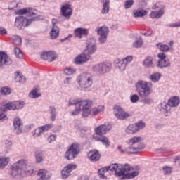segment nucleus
<instances>
[{
  "label": "nucleus",
  "mask_w": 180,
  "mask_h": 180,
  "mask_svg": "<svg viewBox=\"0 0 180 180\" xmlns=\"http://www.w3.org/2000/svg\"><path fill=\"white\" fill-rule=\"evenodd\" d=\"M72 105H75V110L72 112V116H77V115H79L81 112H82V116L83 117H88L89 115L91 116H96L100 112H103V110H105V107L103 105H98L97 108L91 109L92 107V101L91 100H82L79 101L77 100H70L68 106Z\"/></svg>",
  "instance_id": "obj_1"
},
{
  "label": "nucleus",
  "mask_w": 180,
  "mask_h": 180,
  "mask_svg": "<svg viewBox=\"0 0 180 180\" xmlns=\"http://www.w3.org/2000/svg\"><path fill=\"white\" fill-rule=\"evenodd\" d=\"M33 173V169H30V167L27 165V160L22 159L11 166L10 174L11 176H17L20 175L23 176L25 174Z\"/></svg>",
  "instance_id": "obj_2"
},
{
  "label": "nucleus",
  "mask_w": 180,
  "mask_h": 180,
  "mask_svg": "<svg viewBox=\"0 0 180 180\" xmlns=\"http://www.w3.org/2000/svg\"><path fill=\"white\" fill-rule=\"evenodd\" d=\"M129 169V165H126L124 167L122 165L112 164L110 166L104 167L98 170V176L102 178V179H106V176H105V172L111 171L114 172L115 176L120 177L123 175L124 171Z\"/></svg>",
  "instance_id": "obj_3"
},
{
  "label": "nucleus",
  "mask_w": 180,
  "mask_h": 180,
  "mask_svg": "<svg viewBox=\"0 0 180 180\" xmlns=\"http://www.w3.org/2000/svg\"><path fill=\"white\" fill-rule=\"evenodd\" d=\"M136 91L141 98H147L153 92V83L144 80H139L136 85Z\"/></svg>",
  "instance_id": "obj_4"
},
{
  "label": "nucleus",
  "mask_w": 180,
  "mask_h": 180,
  "mask_svg": "<svg viewBox=\"0 0 180 180\" xmlns=\"http://www.w3.org/2000/svg\"><path fill=\"white\" fill-rule=\"evenodd\" d=\"M77 83L82 89H89L94 84V76L89 72H83L77 77Z\"/></svg>",
  "instance_id": "obj_5"
},
{
  "label": "nucleus",
  "mask_w": 180,
  "mask_h": 180,
  "mask_svg": "<svg viewBox=\"0 0 180 180\" xmlns=\"http://www.w3.org/2000/svg\"><path fill=\"white\" fill-rule=\"evenodd\" d=\"M80 151L81 146H79V143H72L65 152V158H66V160H74V158L78 157V154H79Z\"/></svg>",
  "instance_id": "obj_6"
},
{
  "label": "nucleus",
  "mask_w": 180,
  "mask_h": 180,
  "mask_svg": "<svg viewBox=\"0 0 180 180\" xmlns=\"http://www.w3.org/2000/svg\"><path fill=\"white\" fill-rule=\"evenodd\" d=\"M92 68L93 71L94 72H98V74H108V72H110V70H112V63L109 62H102L96 64Z\"/></svg>",
  "instance_id": "obj_7"
},
{
  "label": "nucleus",
  "mask_w": 180,
  "mask_h": 180,
  "mask_svg": "<svg viewBox=\"0 0 180 180\" xmlns=\"http://www.w3.org/2000/svg\"><path fill=\"white\" fill-rule=\"evenodd\" d=\"M34 20H38L37 18L35 17L27 19L25 17L20 15L15 18V27L18 29H25V27H27V26H29Z\"/></svg>",
  "instance_id": "obj_8"
},
{
  "label": "nucleus",
  "mask_w": 180,
  "mask_h": 180,
  "mask_svg": "<svg viewBox=\"0 0 180 180\" xmlns=\"http://www.w3.org/2000/svg\"><path fill=\"white\" fill-rule=\"evenodd\" d=\"M178 105H179V98L174 96L168 101L167 104H161L160 112L165 115V116H168V106H169V108H176Z\"/></svg>",
  "instance_id": "obj_9"
},
{
  "label": "nucleus",
  "mask_w": 180,
  "mask_h": 180,
  "mask_svg": "<svg viewBox=\"0 0 180 180\" xmlns=\"http://www.w3.org/2000/svg\"><path fill=\"white\" fill-rule=\"evenodd\" d=\"M146 127V123L140 121L135 124H129L125 129L127 134H136L138 131H140L142 129Z\"/></svg>",
  "instance_id": "obj_10"
},
{
  "label": "nucleus",
  "mask_w": 180,
  "mask_h": 180,
  "mask_svg": "<svg viewBox=\"0 0 180 180\" xmlns=\"http://www.w3.org/2000/svg\"><path fill=\"white\" fill-rule=\"evenodd\" d=\"M126 165H128L129 168L127 170H124L122 175H121V176H120V179H133V178H136V176H139V172L137 171L132 172L131 173H127V174H124L125 172H129L130 171H133V167L130 165H129V164H125L124 165H122L123 168H124V167H126Z\"/></svg>",
  "instance_id": "obj_11"
},
{
  "label": "nucleus",
  "mask_w": 180,
  "mask_h": 180,
  "mask_svg": "<svg viewBox=\"0 0 180 180\" xmlns=\"http://www.w3.org/2000/svg\"><path fill=\"white\" fill-rule=\"evenodd\" d=\"M111 129V124H101L94 129L95 134H94V136H105V134H106L108 131H110Z\"/></svg>",
  "instance_id": "obj_12"
},
{
  "label": "nucleus",
  "mask_w": 180,
  "mask_h": 180,
  "mask_svg": "<svg viewBox=\"0 0 180 180\" xmlns=\"http://www.w3.org/2000/svg\"><path fill=\"white\" fill-rule=\"evenodd\" d=\"M132 61L133 56L130 55L118 61L115 64V67L119 68L120 71H124V70H126V67H127V64H130Z\"/></svg>",
  "instance_id": "obj_13"
},
{
  "label": "nucleus",
  "mask_w": 180,
  "mask_h": 180,
  "mask_svg": "<svg viewBox=\"0 0 180 180\" xmlns=\"http://www.w3.org/2000/svg\"><path fill=\"white\" fill-rule=\"evenodd\" d=\"M12 59L8 56V54L4 51H0V70L4 68L5 65H12Z\"/></svg>",
  "instance_id": "obj_14"
},
{
  "label": "nucleus",
  "mask_w": 180,
  "mask_h": 180,
  "mask_svg": "<svg viewBox=\"0 0 180 180\" xmlns=\"http://www.w3.org/2000/svg\"><path fill=\"white\" fill-rule=\"evenodd\" d=\"M25 106L24 102L20 101H13L12 103H8L5 105V110H16L18 109H22Z\"/></svg>",
  "instance_id": "obj_15"
},
{
  "label": "nucleus",
  "mask_w": 180,
  "mask_h": 180,
  "mask_svg": "<svg viewBox=\"0 0 180 180\" xmlns=\"http://www.w3.org/2000/svg\"><path fill=\"white\" fill-rule=\"evenodd\" d=\"M41 58L51 63L57 59V53L54 51H44L41 54Z\"/></svg>",
  "instance_id": "obj_16"
},
{
  "label": "nucleus",
  "mask_w": 180,
  "mask_h": 180,
  "mask_svg": "<svg viewBox=\"0 0 180 180\" xmlns=\"http://www.w3.org/2000/svg\"><path fill=\"white\" fill-rule=\"evenodd\" d=\"M115 116L117 117V119H119L120 120H124V119H127L129 116H130V114L129 112L123 110V108L119 106L115 107Z\"/></svg>",
  "instance_id": "obj_17"
},
{
  "label": "nucleus",
  "mask_w": 180,
  "mask_h": 180,
  "mask_svg": "<svg viewBox=\"0 0 180 180\" xmlns=\"http://www.w3.org/2000/svg\"><path fill=\"white\" fill-rule=\"evenodd\" d=\"M13 127V131L15 134H20V133L23 131V123H22V120L19 118V117L14 118Z\"/></svg>",
  "instance_id": "obj_18"
},
{
  "label": "nucleus",
  "mask_w": 180,
  "mask_h": 180,
  "mask_svg": "<svg viewBox=\"0 0 180 180\" xmlns=\"http://www.w3.org/2000/svg\"><path fill=\"white\" fill-rule=\"evenodd\" d=\"M60 12L63 18H65V19H70L72 15V8H71V5L65 4L62 6Z\"/></svg>",
  "instance_id": "obj_19"
},
{
  "label": "nucleus",
  "mask_w": 180,
  "mask_h": 180,
  "mask_svg": "<svg viewBox=\"0 0 180 180\" xmlns=\"http://www.w3.org/2000/svg\"><path fill=\"white\" fill-rule=\"evenodd\" d=\"M96 51V44L95 41H90L87 43L86 49L84 51V54L86 56H91Z\"/></svg>",
  "instance_id": "obj_20"
},
{
  "label": "nucleus",
  "mask_w": 180,
  "mask_h": 180,
  "mask_svg": "<svg viewBox=\"0 0 180 180\" xmlns=\"http://www.w3.org/2000/svg\"><path fill=\"white\" fill-rule=\"evenodd\" d=\"M145 146L143 143H140L139 146H129L125 148L124 151L127 154H137L144 148Z\"/></svg>",
  "instance_id": "obj_21"
},
{
  "label": "nucleus",
  "mask_w": 180,
  "mask_h": 180,
  "mask_svg": "<svg viewBox=\"0 0 180 180\" xmlns=\"http://www.w3.org/2000/svg\"><path fill=\"white\" fill-rule=\"evenodd\" d=\"M93 140L94 141H100L103 144V146H105V147H109L110 146V141H109V138L105 136H96V135H93Z\"/></svg>",
  "instance_id": "obj_22"
},
{
  "label": "nucleus",
  "mask_w": 180,
  "mask_h": 180,
  "mask_svg": "<svg viewBox=\"0 0 180 180\" xmlns=\"http://www.w3.org/2000/svg\"><path fill=\"white\" fill-rule=\"evenodd\" d=\"M87 155L90 161H92L94 162L99 161L101 158V154H99V151L96 150H90Z\"/></svg>",
  "instance_id": "obj_23"
},
{
  "label": "nucleus",
  "mask_w": 180,
  "mask_h": 180,
  "mask_svg": "<svg viewBox=\"0 0 180 180\" xmlns=\"http://www.w3.org/2000/svg\"><path fill=\"white\" fill-rule=\"evenodd\" d=\"M143 65L145 68H154V58L151 56H147L143 59Z\"/></svg>",
  "instance_id": "obj_24"
},
{
  "label": "nucleus",
  "mask_w": 180,
  "mask_h": 180,
  "mask_svg": "<svg viewBox=\"0 0 180 180\" xmlns=\"http://www.w3.org/2000/svg\"><path fill=\"white\" fill-rule=\"evenodd\" d=\"M88 60H89V56L84 53L76 57L75 64H82L83 63H86Z\"/></svg>",
  "instance_id": "obj_25"
},
{
  "label": "nucleus",
  "mask_w": 180,
  "mask_h": 180,
  "mask_svg": "<svg viewBox=\"0 0 180 180\" xmlns=\"http://www.w3.org/2000/svg\"><path fill=\"white\" fill-rule=\"evenodd\" d=\"M158 68H167V67H171V62L169 59H159L157 63Z\"/></svg>",
  "instance_id": "obj_26"
},
{
  "label": "nucleus",
  "mask_w": 180,
  "mask_h": 180,
  "mask_svg": "<svg viewBox=\"0 0 180 180\" xmlns=\"http://www.w3.org/2000/svg\"><path fill=\"white\" fill-rule=\"evenodd\" d=\"M18 15H27V16H36V13L31 8H22L17 11Z\"/></svg>",
  "instance_id": "obj_27"
},
{
  "label": "nucleus",
  "mask_w": 180,
  "mask_h": 180,
  "mask_svg": "<svg viewBox=\"0 0 180 180\" xmlns=\"http://www.w3.org/2000/svg\"><path fill=\"white\" fill-rule=\"evenodd\" d=\"M75 34L78 39H82V36H86L88 34V30L79 27L75 30Z\"/></svg>",
  "instance_id": "obj_28"
},
{
  "label": "nucleus",
  "mask_w": 180,
  "mask_h": 180,
  "mask_svg": "<svg viewBox=\"0 0 180 180\" xmlns=\"http://www.w3.org/2000/svg\"><path fill=\"white\" fill-rule=\"evenodd\" d=\"M101 2L103 4L101 13H103V15H107V13H109L110 0H101Z\"/></svg>",
  "instance_id": "obj_29"
},
{
  "label": "nucleus",
  "mask_w": 180,
  "mask_h": 180,
  "mask_svg": "<svg viewBox=\"0 0 180 180\" xmlns=\"http://www.w3.org/2000/svg\"><path fill=\"white\" fill-rule=\"evenodd\" d=\"M49 34L52 40H54L55 39L58 38L60 35V28H58V26L52 27V29L50 31Z\"/></svg>",
  "instance_id": "obj_30"
},
{
  "label": "nucleus",
  "mask_w": 180,
  "mask_h": 180,
  "mask_svg": "<svg viewBox=\"0 0 180 180\" xmlns=\"http://www.w3.org/2000/svg\"><path fill=\"white\" fill-rule=\"evenodd\" d=\"M49 112L51 115V122H55L57 118V108L54 105H49Z\"/></svg>",
  "instance_id": "obj_31"
},
{
  "label": "nucleus",
  "mask_w": 180,
  "mask_h": 180,
  "mask_svg": "<svg viewBox=\"0 0 180 180\" xmlns=\"http://www.w3.org/2000/svg\"><path fill=\"white\" fill-rule=\"evenodd\" d=\"M96 32H97L98 35H103V34H109V27L106 26L98 27L96 29Z\"/></svg>",
  "instance_id": "obj_32"
},
{
  "label": "nucleus",
  "mask_w": 180,
  "mask_h": 180,
  "mask_svg": "<svg viewBox=\"0 0 180 180\" xmlns=\"http://www.w3.org/2000/svg\"><path fill=\"white\" fill-rule=\"evenodd\" d=\"M141 141H143V138L141 136H135L129 139V145L134 146V144H137L138 147L139 144H141Z\"/></svg>",
  "instance_id": "obj_33"
},
{
  "label": "nucleus",
  "mask_w": 180,
  "mask_h": 180,
  "mask_svg": "<svg viewBox=\"0 0 180 180\" xmlns=\"http://www.w3.org/2000/svg\"><path fill=\"white\" fill-rule=\"evenodd\" d=\"M164 15V10L160 9L159 11H151L150 17L152 19H160Z\"/></svg>",
  "instance_id": "obj_34"
},
{
  "label": "nucleus",
  "mask_w": 180,
  "mask_h": 180,
  "mask_svg": "<svg viewBox=\"0 0 180 180\" xmlns=\"http://www.w3.org/2000/svg\"><path fill=\"white\" fill-rule=\"evenodd\" d=\"M8 110H5V105H0V122H4V120H8V117H6V115L4 113V112H6Z\"/></svg>",
  "instance_id": "obj_35"
},
{
  "label": "nucleus",
  "mask_w": 180,
  "mask_h": 180,
  "mask_svg": "<svg viewBox=\"0 0 180 180\" xmlns=\"http://www.w3.org/2000/svg\"><path fill=\"white\" fill-rule=\"evenodd\" d=\"M147 15V11L145 10H136L134 11V18H142V16H146Z\"/></svg>",
  "instance_id": "obj_36"
},
{
  "label": "nucleus",
  "mask_w": 180,
  "mask_h": 180,
  "mask_svg": "<svg viewBox=\"0 0 180 180\" xmlns=\"http://www.w3.org/2000/svg\"><path fill=\"white\" fill-rule=\"evenodd\" d=\"M157 47L160 51H162V53H167V51H169V46L167 44L159 43L157 44Z\"/></svg>",
  "instance_id": "obj_37"
},
{
  "label": "nucleus",
  "mask_w": 180,
  "mask_h": 180,
  "mask_svg": "<svg viewBox=\"0 0 180 180\" xmlns=\"http://www.w3.org/2000/svg\"><path fill=\"white\" fill-rule=\"evenodd\" d=\"M149 79L152 82H158L161 79V74L160 72L154 73L149 77Z\"/></svg>",
  "instance_id": "obj_38"
},
{
  "label": "nucleus",
  "mask_w": 180,
  "mask_h": 180,
  "mask_svg": "<svg viewBox=\"0 0 180 180\" xmlns=\"http://www.w3.org/2000/svg\"><path fill=\"white\" fill-rule=\"evenodd\" d=\"M15 75V82H19V84H25V82H26V78H25L24 76H22L20 72H18Z\"/></svg>",
  "instance_id": "obj_39"
},
{
  "label": "nucleus",
  "mask_w": 180,
  "mask_h": 180,
  "mask_svg": "<svg viewBox=\"0 0 180 180\" xmlns=\"http://www.w3.org/2000/svg\"><path fill=\"white\" fill-rule=\"evenodd\" d=\"M9 162V158L0 157V168L4 169Z\"/></svg>",
  "instance_id": "obj_40"
},
{
  "label": "nucleus",
  "mask_w": 180,
  "mask_h": 180,
  "mask_svg": "<svg viewBox=\"0 0 180 180\" xmlns=\"http://www.w3.org/2000/svg\"><path fill=\"white\" fill-rule=\"evenodd\" d=\"M35 158H36V162H37V164H40V162H43V152L41 151L36 152Z\"/></svg>",
  "instance_id": "obj_41"
},
{
  "label": "nucleus",
  "mask_w": 180,
  "mask_h": 180,
  "mask_svg": "<svg viewBox=\"0 0 180 180\" xmlns=\"http://www.w3.org/2000/svg\"><path fill=\"white\" fill-rule=\"evenodd\" d=\"M29 96L32 99H34L36 98H40L41 95L40 94L37 93V89H34L29 94Z\"/></svg>",
  "instance_id": "obj_42"
},
{
  "label": "nucleus",
  "mask_w": 180,
  "mask_h": 180,
  "mask_svg": "<svg viewBox=\"0 0 180 180\" xmlns=\"http://www.w3.org/2000/svg\"><path fill=\"white\" fill-rule=\"evenodd\" d=\"M41 129V131L42 133H46V131H49L51 129L53 128V124H46L44 126L39 127Z\"/></svg>",
  "instance_id": "obj_43"
},
{
  "label": "nucleus",
  "mask_w": 180,
  "mask_h": 180,
  "mask_svg": "<svg viewBox=\"0 0 180 180\" xmlns=\"http://www.w3.org/2000/svg\"><path fill=\"white\" fill-rule=\"evenodd\" d=\"M61 176L63 179H67V178H70V176H71V174L69 173L65 167H63L61 171Z\"/></svg>",
  "instance_id": "obj_44"
},
{
  "label": "nucleus",
  "mask_w": 180,
  "mask_h": 180,
  "mask_svg": "<svg viewBox=\"0 0 180 180\" xmlns=\"http://www.w3.org/2000/svg\"><path fill=\"white\" fill-rule=\"evenodd\" d=\"M13 40L14 41V44L16 46H20L22 44V38L18 35L13 36Z\"/></svg>",
  "instance_id": "obj_45"
},
{
  "label": "nucleus",
  "mask_w": 180,
  "mask_h": 180,
  "mask_svg": "<svg viewBox=\"0 0 180 180\" xmlns=\"http://www.w3.org/2000/svg\"><path fill=\"white\" fill-rule=\"evenodd\" d=\"M64 168L66 169L68 172L71 174V172L74 171V169L77 168V165L70 163L67 166H65Z\"/></svg>",
  "instance_id": "obj_46"
},
{
  "label": "nucleus",
  "mask_w": 180,
  "mask_h": 180,
  "mask_svg": "<svg viewBox=\"0 0 180 180\" xmlns=\"http://www.w3.org/2000/svg\"><path fill=\"white\" fill-rule=\"evenodd\" d=\"M143 39H139L134 41V43L133 44V47H134L135 49H140V47H143Z\"/></svg>",
  "instance_id": "obj_47"
},
{
  "label": "nucleus",
  "mask_w": 180,
  "mask_h": 180,
  "mask_svg": "<svg viewBox=\"0 0 180 180\" xmlns=\"http://www.w3.org/2000/svg\"><path fill=\"white\" fill-rule=\"evenodd\" d=\"M14 53L18 58H23V53H22V51H20V49L15 47L14 49Z\"/></svg>",
  "instance_id": "obj_48"
},
{
  "label": "nucleus",
  "mask_w": 180,
  "mask_h": 180,
  "mask_svg": "<svg viewBox=\"0 0 180 180\" xmlns=\"http://www.w3.org/2000/svg\"><path fill=\"white\" fill-rule=\"evenodd\" d=\"M133 4H134V0H127L125 1L124 5V9H130L131 6H133Z\"/></svg>",
  "instance_id": "obj_49"
},
{
  "label": "nucleus",
  "mask_w": 180,
  "mask_h": 180,
  "mask_svg": "<svg viewBox=\"0 0 180 180\" xmlns=\"http://www.w3.org/2000/svg\"><path fill=\"white\" fill-rule=\"evenodd\" d=\"M75 69L69 67L65 69L64 73L65 74V75H72L75 72Z\"/></svg>",
  "instance_id": "obj_50"
},
{
  "label": "nucleus",
  "mask_w": 180,
  "mask_h": 180,
  "mask_svg": "<svg viewBox=\"0 0 180 180\" xmlns=\"http://www.w3.org/2000/svg\"><path fill=\"white\" fill-rule=\"evenodd\" d=\"M163 172L165 175H169V174L172 173V167L165 166L162 167Z\"/></svg>",
  "instance_id": "obj_51"
},
{
  "label": "nucleus",
  "mask_w": 180,
  "mask_h": 180,
  "mask_svg": "<svg viewBox=\"0 0 180 180\" xmlns=\"http://www.w3.org/2000/svg\"><path fill=\"white\" fill-rule=\"evenodd\" d=\"M41 134H43V132L39 127L34 131L32 136L33 137H40Z\"/></svg>",
  "instance_id": "obj_52"
},
{
  "label": "nucleus",
  "mask_w": 180,
  "mask_h": 180,
  "mask_svg": "<svg viewBox=\"0 0 180 180\" xmlns=\"http://www.w3.org/2000/svg\"><path fill=\"white\" fill-rule=\"evenodd\" d=\"M0 93L1 95H9L11 94V89L9 87H2Z\"/></svg>",
  "instance_id": "obj_53"
},
{
  "label": "nucleus",
  "mask_w": 180,
  "mask_h": 180,
  "mask_svg": "<svg viewBox=\"0 0 180 180\" xmlns=\"http://www.w3.org/2000/svg\"><path fill=\"white\" fill-rule=\"evenodd\" d=\"M139 96L137 94H134L131 96L130 101L132 103H137L139 102Z\"/></svg>",
  "instance_id": "obj_54"
},
{
  "label": "nucleus",
  "mask_w": 180,
  "mask_h": 180,
  "mask_svg": "<svg viewBox=\"0 0 180 180\" xmlns=\"http://www.w3.org/2000/svg\"><path fill=\"white\" fill-rule=\"evenodd\" d=\"M100 36L98 38V41L101 44L105 43V41H106L107 39H108V35L106 34H103V35H98Z\"/></svg>",
  "instance_id": "obj_55"
},
{
  "label": "nucleus",
  "mask_w": 180,
  "mask_h": 180,
  "mask_svg": "<svg viewBox=\"0 0 180 180\" xmlns=\"http://www.w3.org/2000/svg\"><path fill=\"white\" fill-rule=\"evenodd\" d=\"M57 140V136L56 135H51L48 137V142L53 143V141H56Z\"/></svg>",
  "instance_id": "obj_56"
},
{
  "label": "nucleus",
  "mask_w": 180,
  "mask_h": 180,
  "mask_svg": "<svg viewBox=\"0 0 180 180\" xmlns=\"http://www.w3.org/2000/svg\"><path fill=\"white\" fill-rule=\"evenodd\" d=\"M19 5V3H18V1H11V3L10 4V7L11 8V9H15V8H18V6Z\"/></svg>",
  "instance_id": "obj_57"
},
{
  "label": "nucleus",
  "mask_w": 180,
  "mask_h": 180,
  "mask_svg": "<svg viewBox=\"0 0 180 180\" xmlns=\"http://www.w3.org/2000/svg\"><path fill=\"white\" fill-rule=\"evenodd\" d=\"M158 57L160 58V60H166L168 58H167V55L165 53L161 52L158 54Z\"/></svg>",
  "instance_id": "obj_58"
},
{
  "label": "nucleus",
  "mask_w": 180,
  "mask_h": 180,
  "mask_svg": "<svg viewBox=\"0 0 180 180\" xmlns=\"http://www.w3.org/2000/svg\"><path fill=\"white\" fill-rule=\"evenodd\" d=\"M72 79V78H71V77H66L65 79V80L63 81V82L65 85H70V84H71Z\"/></svg>",
  "instance_id": "obj_59"
},
{
  "label": "nucleus",
  "mask_w": 180,
  "mask_h": 180,
  "mask_svg": "<svg viewBox=\"0 0 180 180\" xmlns=\"http://www.w3.org/2000/svg\"><path fill=\"white\" fill-rule=\"evenodd\" d=\"M142 102H143V103H146V105H150V103H151V98H146L142 101Z\"/></svg>",
  "instance_id": "obj_60"
},
{
  "label": "nucleus",
  "mask_w": 180,
  "mask_h": 180,
  "mask_svg": "<svg viewBox=\"0 0 180 180\" xmlns=\"http://www.w3.org/2000/svg\"><path fill=\"white\" fill-rule=\"evenodd\" d=\"M8 33V31H6V29H5L3 27H0V34H6Z\"/></svg>",
  "instance_id": "obj_61"
},
{
  "label": "nucleus",
  "mask_w": 180,
  "mask_h": 180,
  "mask_svg": "<svg viewBox=\"0 0 180 180\" xmlns=\"http://www.w3.org/2000/svg\"><path fill=\"white\" fill-rule=\"evenodd\" d=\"M174 162L176 165H179L180 167V157L176 158Z\"/></svg>",
  "instance_id": "obj_62"
},
{
  "label": "nucleus",
  "mask_w": 180,
  "mask_h": 180,
  "mask_svg": "<svg viewBox=\"0 0 180 180\" xmlns=\"http://www.w3.org/2000/svg\"><path fill=\"white\" fill-rule=\"evenodd\" d=\"M52 25H53V27H54V26H57V20L56 19H52Z\"/></svg>",
  "instance_id": "obj_63"
},
{
  "label": "nucleus",
  "mask_w": 180,
  "mask_h": 180,
  "mask_svg": "<svg viewBox=\"0 0 180 180\" xmlns=\"http://www.w3.org/2000/svg\"><path fill=\"white\" fill-rule=\"evenodd\" d=\"M78 180H88V177L83 176L80 177Z\"/></svg>",
  "instance_id": "obj_64"
}]
</instances>
